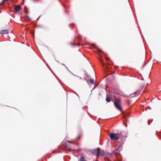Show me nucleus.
Listing matches in <instances>:
<instances>
[{
  "label": "nucleus",
  "mask_w": 161,
  "mask_h": 161,
  "mask_svg": "<svg viewBox=\"0 0 161 161\" xmlns=\"http://www.w3.org/2000/svg\"><path fill=\"white\" fill-rule=\"evenodd\" d=\"M113 102L114 103V105L115 107L119 110L122 112L123 109L121 106V101L119 99L116 100V101H113Z\"/></svg>",
  "instance_id": "obj_1"
},
{
  "label": "nucleus",
  "mask_w": 161,
  "mask_h": 161,
  "mask_svg": "<svg viewBox=\"0 0 161 161\" xmlns=\"http://www.w3.org/2000/svg\"><path fill=\"white\" fill-rule=\"evenodd\" d=\"M121 134H113L110 133L109 134L110 138L112 140H117L121 136Z\"/></svg>",
  "instance_id": "obj_2"
},
{
  "label": "nucleus",
  "mask_w": 161,
  "mask_h": 161,
  "mask_svg": "<svg viewBox=\"0 0 161 161\" xmlns=\"http://www.w3.org/2000/svg\"><path fill=\"white\" fill-rule=\"evenodd\" d=\"M100 150V148H97V149L91 150L90 152L94 155L98 156V154Z\"/></svg>",
  "instance_id": "obj_3"
},
{
  "label": "nucleus",
  "mask_w": 161,
  "mask_h": 161,
  "mask_svg": "<svg viewBox=\"0 0 161 161\" xmlns=\"http://www.w3.org/2000/svg\"><path fill=\"white\" fill-rule=\"evenodd\" d=\"M9 26H8V27L6 28L7 29V30H1L0 32V34H3L8 33H9Z\"/></svg>",
  "instance_id": "obj_4"
},
{
  "label": "nucleus",
  "mask_w": 161,
  "mask_h": 161,
  "mask_svg": "<svg viewBox=\"0 0 161 161\" xmlns=\"http://www.w3.org/2000/svg\"><path fill=\"white\" fill-rule=\"evenodd\" d=\"M141 91H138L135 92L134 93L131 94V95L132 96V97H135L136 96H139L141 94Z\"/></svg>",
  "instance_id": "obj_5"
},
{
  "label": "nucleus",
  "mask_w": 161,
  "mask_h": 161,
  "mask_svg": "<svg viewBox=\"0 0 161 161\" xmlns=\"http://www.w3.org/2000/svg\"><path fill=\"white\" fill-rule=\"evenodd\" d=\"M65 146L67 150H69L71 149V147L66 143H65Z\"/></svg>",
  "instance_id": "obj_6"
},
{
  "label": "nucleus",
  "mask_w": 161,
  "mask_h": 161,
  "mask_svg": "<svg viewBox=\"0 0 161 161\" xmlns=\"http://www.w3.org/2000/svg\"><path fill=\"white\" fill-rule=\"evenodd\" d=\"M21 9V7L19 5L15 6L14 7V9L16 11H19Z\"/></svg>",
  "instance_id": "obj_7"
},
{
  "label": "nucleus",
  "mask_w": 161,
  "mask_h": 161,
  "mask_svg": "<svg viewBox=\"0 0 161 161\" xmlns=\"http://www.w3.org/2000/svg\"><path fill=\"white\" fill-rule=\"evenodd\" d=\"M104 153V151H103L102 150L100 151V149L99 151V153L98 154V155H101V156H103Z\"/></svg>",
  "instance_id": "obj_8"
},
{
  "label": "nucleus",
  "mask_w": 161,
  "mask_h": 161,
  "mask_svg": "<svg viewBox=\"0 0 161 161\" xmlns=\"http://www.w3.org/2000/svg\"><path fill=\"white\" fill-rule=\"evenodd\" d=\"M106 102L108 103L109 102L111 101V100L109 97H108V96H106Z\"/></svg>",
  "instance_id": "obj_9"
},
{
  "label": "nucleus",
  "mask_w": 161,
  "mask_h": 161,
  "mask_svg": "<svg viewBox=\"0 0 161 161\" xmlns=\"http://www.w3.org/2000/svg\"><path fill=\"white\" fill-rule=\"evenodd\" d=\"M25 19H28V20H31V19L27 15H26L25 16Z\"/></svg>",
  "instance_id": "obj_10"
},
{
  "label": "nucleus",
  "mask_w": 161,
  "mask_h": 161,
  "mask_svg": "<svg viewBox=\"0 0 161 161\" xmlns=\"http://www.w3.org/2000/svg\"><path fill=\"white\" fill-rule=\"evenodd\" d=\"M24 11L26 14H28V9L26 7H25Z\"/></svg>",
  "instance_id": "obj_11"
},
{
  "label": "nucleus",
  "mask_w": 161,
  "mask_h": 161,
  "mask_svg": "<svg viewBox=\"0 0 161 161\" xmlns=\"http://www.w3.org/2000/svg\"><path fill=\"white\" fill-rule=\"evenodd\" d=\"M90 82L92 84H93L94 83V80L92 79H91L90 80Z\"/></svg>",
  "instance_id": "obj_12"
},
{
  "label": "nucleus",
  "mask_w": 161,
  "mask_h": 161,
  "mask_svg": "<svg viewBox=\"0 0 161 161\" xmlns=\"http://www.w3.org/2000/svg\"><path fill=\"white\" fill-rule=\"evenodd\" d=\"M80 161H86L84 160V158L83 157H82L80 160Z\"/></svg>",
  "instance_id": "obj_13"
},
{
  "label": "nucleus",
  "mask_w": 161,
  "mask_h": 161,
  "mask_svg": "<svg viewBox=\"0 0 161 161\" xmlns=\"http://www.w3.org/2000/svg\"><path fill=\"white\" fill-rule=\"evenodd\" d=\"M82 136V135L81 134H79V135L78 136V137H77V139H79L80 137H81Z\"/></svg>",
  "instance_id": "obj_14"
},
{
  "label": "nucleus",
  "mask_w": 161,
  "mask_h": 161,
  "mask_svg": "<svg viewBox=\"0 0 161 161\" xmlns=\"http://www.w3.org/2000/svg\"><path fill=\"white\" fill-rule=\"evenodd\" d=\"M97 51L98 52H102V51L99 48L97 49Z\"/></svg>",
  "instance_id": "obj_15"
},
{
  "label": "nucleus",
  "mask_w": 161,
  "mask_h": 161,
  "mask_svg": "<svg viewBox=\"0 0 161 161\" xmlns=\"http://www.w3.org/2000/svg\"><path fill=\"white\" fill-rule=\"evenodd\" d=\"M100 62H101V63H102V65L103 67L104 65V64L102 62V61L101 60H100Z\"/></svg>",
  "instance_id": "obj_16"
},
{
  "label": "nucleus",
  "mask_w": 161,
  "mask_h": 161,
  "mask_svg": "<svg viewBox=\"0 0 161 161\" xmlns=\"http://www.w3.org/2000/svg\"><path fill=\"white\" fill-rule=\"evenodd\" d=\"M34 2H38L39 1H41L40 0H33Z\"/></svg>",
  "instance_id": "obj_17"
},
{
  "label": "nucleus",
  "mask_w": 161,
  "mask_h": 161,
  "mask_svg": "<svg viewBox=\"0 0 161 161\" xmlns=\"http://www.w3.org/2000/svg\"><path fill=\"white\" fill-rule=\"evenodd\" d=\"M4 2V1H3L2 2L0 3V6L3 5V4Z\"/></svg>",
  "instance_id": "obj_18"
},
{
  "label": "nucleus",
  "mask_w": 161,
  "mask_h": 161,
  "mask_svg": "<svg viewBox=\"0 0 161 161\" xmlns=\"http://www.w3.org/2000/svg\"><path fill=\"white\" fill-rule=\"evenodd\" d=\"M71 44H72V45H76V44H73V43H71Z\"/></svg>",
  "instance_id": "obj_19"
},
{
  "label": "nucleus",
  "mask_w": 161,
  "mask_h": 161,
  "mask_svg": "<svg viewBox=\"0 0 161 161\" xmlns=\"http://www.w3.org/2000/svg\"><path fill=\"white\" fill-rule=\"evenodd\" d=\"M24 0H23V2H22V3H21V4H23L24 3Z\"/></svg>",
  "instance_id": "obj_20"
},
{
  "label": "nucleus",
  "mask_w": 161,
  "mask_h": 161,
  "mask_svg": "<svg viewBox=\"0 0 161 161\" xmlns=\"http://www.w3.org/2000/svg\"><path fill=\"white\" fill-rule=\"evenodd\" d=\"M67 142H69V143H71V142L69 141H67Z\"/></svg>",
  "instance_id": "obj_21"
},
{
  "label": "nucleus",
  "mask_w": 161,
  "mask_h": 161,
  "mask_svg": "<svg viewBox=\"0 0 161 161\" xmlns=\"http://www.w3.org/2000/svg\"><path fill=\"white\" fill-rule=\"evenodd\" d=\"M9 0H4L3 1H4V2L6 1H8Z\"/></svg>",
  "instance_id": "obj_22"
},
{
  "label": "nucleus",
  "mask_w": 161,
  "mask_h": 161,
  "mask_svg": "<svg viewBox=\"0 0 161 161\" xmlns=\"http://www.w3.org/2000/svg\"><path fill=\"white\" fill-rule=\"evenodd\" d=\"M124 96L125 97H127V96H126L125 95V96Z\"/></svg>",
  "instance_id": "obj_23"
},
{
  "label": "nucleus",
  "mask_w": 161,
  "mask_h": 161,
  "mask_svg": "<svg viewBox=\"0 0 161 161\" xmlns=\"http://www.w3.org/2000/svg\"><path fill=\"white\" fill-rule=\"evenodd\" d=\"M124 124L125 125V126L127 127V125H125V124Z\"/></svg>",
  "instance_id": "obj_24"
},
{
  "label": "nucleus",
  "mask_w": 161,
  "mask_h": 161,
  "mask_svg": "<svg viewBox=\"0 0 161 161\" xmlns=\"http://www.w3.org/2000/svg\"><path fill=\"white\" fill-rule=\"evenodd\" d=\"M86 76H88V75H87V73H86Z\"/></svg>",
  "instance_id": "obj_25"
},
{
  "label": "nucleus",
  "mask_w": 161,
  "mask_h": 161,
  "mask_svg": "<svg viewBox=\"0 0 161 161\" xmlns=\"http://www.w3.org/2000/svg\"><path fill=\"white\" fill-rule=\"evenodd\" d=\"M108 58H106V59H108Z\"/></svg>",
  "instance_id": "obj_26"
}]
</instances>
